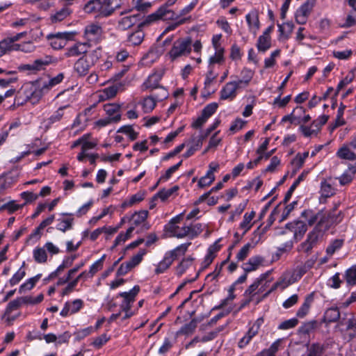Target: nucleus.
I'll return each instance as SVG.
<instances>
[{
    "mask_svg": "<svg viewBox=\"0 0 356 356\" xmlns=\"http://www.w3.org/2000/svg\"><path fill=\"white\" fill-rule=\"evenodd\" d=\"M281 341V339L276 340L272 343L269 348L263 350L261 353L260 356H274L276 352L278 350Z\"/></svg>",
    "mask_w": 356,
    "mask_h": 356,
    "instance_id": "42",
    "label": "nucleus"
},
{
    "mask_svg": "<svg viewBox=\"0 0 356 356\" xmlns=\"http://www.w3.org/2000/svg\"><path fill=\"white\" fill-rule=\"evenodd\" d=\"M270 139L266 138L264 143L259 147V148L257 150V152L259 156L257 159L254 160V162H249L248 164V168H252L254 165H257V163L262 158V154L264 152V151L267 149V147L268 145Z\"/></svg>",
    "mask_w": 356,
    "mask_h": 356,
    "instance_id": "41",
    "label": "nucleus"
},
{
    "mask_svg": "<svg viewBox=\"0 0 356 356\" xmlns=\"http://www.w3.org/2000/svg\"><path fill=\"white\" fill-rule=\"evenodd\" d=\"M321 235V231L316 227L309 234L307 241L300 245L299 251L304 252H309Z\"/></svg>",
    "mask_w": 356,
    "mask_h": 356,
    "instance_id": "17",
    "label": "nucleus"
},
{
    "mask_svg": "<svg viewBox=\"0 0 356 356\" xmlns=\"http://www.w3.org/2000/svg\"><path fill=\"white\" fill-rule=\"evenodd\" d=\"M323 346L318 343H314L311 346L308 356H321L323 354Z\"/></svg>",
    "mask_w": 356,
    "mask_h": 356,
    "instance_id": "64",
    "label": "nucleus"
},
{
    "mask_svg": "<svg viewBox=\"0 0 356 356\" xmlns=\"http://www.w3.org/2000/svg\"><path fill=\"white\" fill-rule=\"evenodd\" d=\"M219 131L216 132L210 138L208 147L204 149V154L209 149L216 148L222 141V138L218 136Z\"/></svg>",
    "mask_w": 356,
    "mask_h": 356,
    "instance_id": "51",
    "label": "nucleus"
},
{
    "mask_svg": "<svg viewBox=\"0 0 356 356\" xmlns=\"http://www.w3.org/2000/svg\"><path fill=\"white\" fill-rule=\"evenodd\" d=\"M102 55L101 47H96L82 56L74 64V70L79 76L87 75L92 67L95 66Z\"/></svg>",
    "mask_w": 356,
    "mask_h": 356,
    "instance_id": "1",
    "label": "nucleus"
},
{
    "mask_svg": "<svg viewBox=\"0 0 356 356\" xmlns=\"http://www.w3.org/2000/svg\"><path fill=\"white\" fill-rule=\"evenodd\" d=\"M163 74L162 70L155 72L151 74L146 81L143 83L142 88L143 90H152L159 87V81Z\"/></svg>",
    "mask_w": 356,
    "mask_h": 356,
    "instance_id": "22",
    "label": "nucleus"
},
{
    "mask_svg": "<svg viewBox=\"0 0 356 356\" xmlns=\"http://www.w3.org/2000/svg\"><path fill=\"white\" fill-rule=\"evenodd\" d=\"M337 154L340 159L356 162V152H353L346 144L343 145L339 149Z\"/></svg>",
    "mask_w": 356,
    "mask_h": 356,
    "instance_id": "29",
    "label": "nucleus"
},
{
    "mask_svg": "<svg viewBox=\"0 0 356 356\" xmlns=\"http://www.w3.org/2000/svg\"><path fill=\"white\" fill-rule=\"evenodd\" d=\"M245 283V273L241 275L229 287L228 290V296L226 298L221 300L218 306H216L215 309H220L226 307L236 297L235 293H241L243 289V284Z\"/></svg>",
    "mask_w": 356,
    "mask_h": 356,
    "instance_id": "7",
    "label": "nucleus"
},
{
    "mask_svg": "<svg viewBox=\"0 0 356 356\" xmlns=\"http://www.w3.org/2000/svg\"><path fill=\"white\" fill-rule=\"evenodd\" d=\"M1 42L3 45L4 44L5 50L7 54L13 51H17V48L19 47L18 43H15L10 38H7Z\"/></svg>",
    "mask_w": 356,
    "mask_h": 356,
    "instance_id": "57",
    "label": "nucleus"
},
{
    "mask_svg": "<svg viewBox=\"0 0 356 356\" xmlns=\"http://www.w3.org/2000/svg\"><path fill=\"white\" fill-rule=\"evenodd\" d=\"M173 15L171 10H167L165 7H161L155 13L145 17V19L139 23L138 26H142L150 24L159 19H167L172 17Z\"/></svg>",
    "mask_w": 356,
    "mask_h": 356,
    "instance_id": "11",
    "label": "nucleus"
},
{
    "mask_svg": "<svg viewBox=\"0 0 356 356\" xmlns=\"http://www.w3.org/2000/svg\"><path fill=\"white\" fill-rule=\"evenodd\" d=\"M307 175V172H302L301 175L298 176V177L296 179V181L293 182V184L290 187L289 191L287 192V194L285 197V200L286 201L291 196V193L294 191L296 188L298 186V184L305 179V177Z\"/></svg>",
    "mask_w": 356,
    "mask_h": 356,
    "instance_id": "54",
    "label": "nucleus"
},
{
    "mask_svg": "<svg viewBox=\"0 0 356 356\" xmlns=\"http://www.w3.org/2000/svg\"><path fill=\"white\" fill-rule=\"evenodd\" d=\"M140 291V286H134L130 291L121 292L118 294L117 298L120 297L122 300L120 305L122 310L131 309L133 303L136 300V297Z\"/></svg>",
    "mask_w": 356,
    "mask_h": 356,
    "instance_id": "9",
    "label": "nucleus"
},
{
    "mask_svg": "<svg viewBox=\"0 0 356 356\" xmlns=\"http://www.w3.org/2000/svg\"><path fill=\"white\" fill-rule=\"evenodd\" d=\"M219 165L217 163H211L209 164V170L207 172L206 175L201 177L198 181V186L204 188L209 186L215 179L214 172L217 170Z\"/></svg>",
    "mask_w": 356,
    "mask_h": 356,
    "instance_id": "23",
    "label": "nucleus"
},
{
    "mask_svg": "<svg viewBox=\"0 0 356 356\" xmlns=\"http://www.w3.org/2000/svg\"><path fill=\"white\" fill-rule=\"evenodd\" d=\"M22 305H23V303L21 297L10 301L6 307V314L9 315L13 311L19 309Z\"/></svg>",
    "mask_w": 356,
    "mask_h": 356,
    "instance_id": "48",
    "label": "nucleus"
},
{
    "mask_svg": "<svg viewBox=\"0 0 356 356\" xmlns=\"http://www.w3.org/2000/svg\"><path fill=\"white\" fill-rule=\"evenodd\" d=\"M43 246L47 254H49L51 257L58 254L60 252L59 248L52 242L48 241Z\"/></svg>",
    "mask_w": 356,
    "mask_h": 356,
    "instance_id": "62",
    "label": "nucleus"
},
{
    "mask_svg": "<svg viewBox=\"0 0 356 356\" xmlns=\"http://www.w3.org/2000/svg\"><path fill=\"white\" fill-rule=\"evenodd\" d=\"M134 228L133 227H129L125 234L120 233L118 234V236L116 237L114 241V246H118V245L121 244L122 243H124L127 239H128L132 232L134 231Z\"/></svg>",
    "mask_w": 356,
    "mask_h": 356,
    "instance_id": "55",
    "label": "nucleus"
},
{
    "mask_svg": "<svg viewBox=\"0 0 356 356\" xmlns=\"http://www.w3.org/2000/svg\"><path fill=\"white\" fill-rule=\"evenodd\" d=\"M315 0H307L296 12V20L298 24H305L314 7Z\"/></svg>",
    "mask_w": 356,
    "mask_h": 356,
    "instance_id": "10",
    "label": "nucleus"
},
{
    "mask_svg": "<svg viewBox=\"0 0 356 356\" xmlns=\"http://www.w3.org/2000/svg\"><path fill=\"white\" fill-rule=\"evenodd\" d=\"M17 51L25 53H31L35 51V47L31 41H27L22 43H18Z\"/></svg>",
    "mask_w": 356,
    "mask_h": 356,
    "instance_id": "60",
    "label": "nucleus"
},
{
    "mask_svg": "<svg viewBox=\"0 0 356 356\" xmlns=\"http://www.w3.org/2000/svg\"><path fill=\"white\" fill-rule=\"evenodd\" d=\"M356 173V162L353 165L348 166V170H346L339 178V183L341 185H346L350 183Z\"/></svg>",
    "mask_w": 356,
    "mask_h": 356,
    "instance_id": "28",
    "label": "nucleus"
},
{
    "mask_svg": "<svg viewBox=\"0 0 356 356\" xmlns=\"http://www.w3.org/2000/svg\"><path fill=\"white\" fill-rule=\"evenodd\" d=\"M343 241L341 239L333 241L327 248L326 252L330 256L332 255L337 250H339L343 245Z\"/></svg>",
    "mask_w": 356,
    "mask_h": 356,
    "instance_id": "50",
    "label": "nucleus"
},
{
    "mask_svg": "<svg viewBox=\"0 0 356 356\" xmlns=\"http://www.w3.org/2000/svg\"><path fill=\"white\" fill-rule=\"evenodd\" d=\"M23 305H36L42 301L44 298L43 294L40 293L36 297L31 296L21 297Z\"/></svg>",
    "mask_w": 356,
    "mask_h": 356,
    "instance_id": "46",
    "label": "nucleus"
},
{
    "mask_svg": "<svg viewBox=\"0 0 356 356\" xmlns=\"http://www.w3.org/2000/svg\"><path fill=\"white\" fill-rule=\"evenodd\" d=\"M340 317V312L337 307L327 309L323 316L322 321L325 323L336 322Z\"/></svg>",
    "mask_w": 356,
    "mask_h": 356,
    "instance_id": "30",
    "label": "nucleus"
},
{
    "mask_svg": "<svg viewBox=\"0 0 356 356\" xmlns=\"http://www.w3.org/2000/svg\"><path fill=\"white\" fill-rule=\"evenodd\" d=\"M90 47V44L88 42H76L73 45L65 49L64 56L66 58L78 57L82 54H88V49Z\"/></svg>",
    "mask_w": 356,
    "mask_h": 356,
    "instance_id": "16",
    "label": "nucleus"
},
{
    "mask_svg": "<svg viewBox=\"0 0 356 356\" xmlns=\"http://www.w3.org/2000/svg\"><path fill=\"white\" fill-rule=\"evenodd\" d=\"M24 265V263L23 264L22 266L19 268V270L10 279L9 283L10 286H13L17 284L24 277L26 273L23 269Z\"/></svg>",
    "mask_w": 356,
    "mask_h": 356,
    "instance_id": "43",
    "label": "nucleus"
},
{
    "mask_svg": "<svg viewBox=\"0 0 356 356\" xmlns=\"http://www.w3.org/2000/svg\"><path fill=\"white\" fill-rule=\"evenodd\" d=\"M190 243H182L175 248L167 251L164 256L156 265L154 269V273L156 275L165 273L172 264L173 261L184 255L188 250Z\"/></svg>",
    "mask_w": 356,
    "mask_h": 356,
    "instance_id": "2",
    "label": "nucleus"
},
{
    "mask_svg": "<svg viewBox=\"0 0 356 356\" xmlns=\"http://www.w3.org/2000/svg\"><path fill=\"white\" fill-rule=\"evenodd\" d=\"M279 32L280 37L284 39L289 38L293 29V24L292 23L286 22L282 24H278Z\"/></svg>",
    "mask_w": 356,
    "mask_h": 356,
    "instance_id": "40",
    "label": "nucleus"
},
{
    "mask_svg": "<svg viewBox=\"0 0 356 356\" xmlns=\"http://www.w3.org/2000/svg\"><path fill=\"white\" fill-rule=\"evenodd\" d=\"M74 35L75 33L72 32H58L47 35V39L53 49H60L66 45L67 41L72 40Z\"/></svg>",
    "mask_w": 356,
    "mask_h": 356,
    "instance_id": "6",
    "label": "nucleus"
},
{
    "mask_svg": "<svg viewBox=\"0 0 356 356\" xmlns=\"http://www.w3.org/2000/svg\"><path fill=\"white\" fill-rule=\"evenodd\" d=\"M104 111L106 117L109 118L113 122H118L120 120V106L117 104H106L104 105Z\"/></svg>",
    "mask_w": 356,
    "mask_h": 356,
    "instance_id": "21",
    "label": "nucleus"
},
{
    "mask_svg": "<svg viewBox=\"0 0 356 356\" xmlns=\"http://www.w3.org/2000/svg\"><path fill=\"white\" fill-rule=\"evenodd\" d=\"M196 327L197 322L195 320H192L188 323L182 326L179 332L183 334H190L193 332Z\"/></svg>",
    "mask_w": 356,
    "mask_h": 356,
    "instance_id": "56",
    "label": "nucleus"
},
{
    "mask_svg": "<svg viewBox=\"0 0 356 356\" xmlns=\"http://www.w3.org/2000/svg\"><path fill=\"white\" fill-rule=\"evenodd\" d=\"M143 16L140 13L133 14L122 17L118 23V26L122 30L129 29L135 24L139 22Z\"/></svg>",
    "mask_w": 356,
    "mask_h": 356,
    "instance_id": "25",
    "label": "nucleus"
},
{
    "mask_svg": "<svg viewBox=\"0 0 356 356\" xmlns=\"http://www.w3.org/2000/svg\"><path fill=\"white\" fill-rule=\"evenodd\" d=\"M321 193L323 197H328L334 193V191L332 185L325 180L321 184Z\"/></svg>",
    "mask_w": 356,
    "mask_h": 356,
    "instance_id": "44",
    "label": "nucleus"
},
{
    "mask_svg": "<svg viewBox=\"0 0 356 356\" xmlns=\"http://www.w3.org/2000/svg\"><path fill=\"white\" fill-rule=\"evenodd\" d=\"M257 47L259 51L265 52L270 47V37L260 35L257 40Z\"/></svg>",
    "mask_w": 356,
    "mask_h": 356,
    "instance_id": "39",
    "label": "nucleus"
},
{
    "mask_svg": "<svg viewBox=\"0 0 356 356\" xmlns=\"http://www.w3.org/2000/svg\"><path fill=\"white\" fill-rule=\"evenodd\" d=\"M307 229L306 224H284L275 228V234H286L296 240L300 239Z\"/></svg>",
    "mask_w": 356,
    "mask_h": 356,
    "instance_id": "4",
    "label": "nucleus"
},
{
    "mask_svg": "<svg viewBox=\"0 0 356 356\" xmlns=\"http://www.w3.org/2000/svg\"><path fill=\"white\" fill-rule=\"evenodd\" d=\"M191 51V40L190 38L179 39L176 40L172 49L168 52V56L172 60L179 57L187 56Z\"/></svg>",
    "mask_w": 356,
    "mask_h": 356,
    "instance_id": "5",
    "label": "nucleus"
},
{
    "mask_svg": "<svg viewBox=\"0 0 356 356\" xmlns=\"http://www.w3.org/2000/svg\"><path fill=\"white\" fill-rule=\"evenodd\" d=\"M298 130L306 138L316 137L320 132L319 127L313 122L310 125H300Z\"/></svg>",
    "mask_w": 356,
    "mask_h": 356,
    "instance_id": "27",
    "label": "nucleus"
},
{
    "mask_svg": "<svg viewBox=\"0 0 356 356\" xmlns=\"http://www.w3.org/2000/svg\"><path fill=\"white\" fill-rule=\"evenodd\" d=\"M148 212L147 211H141L135 213L131 216V222H144L147 218Z\"/></svg>",
    "mask_w": 356,
    "mask_h": 356,
    "instance_id": "59",
    "label": "nucleus"
},
{
    "mask_svg": "<svg viewBox=\"0 0 356 356\" xmlns=\"http://www.w3.org/2000/svg\"><path fill=\"white\" fill-rule=\"evenodd\" d=\"M246 22L248 24L250 31L255 35L260 26L258 11L256 10L250 11L246 15Z\"/></svg>",
    "mask_w": 356,
    "mask_h": 356,
    "instance_id": "24",
    "label": "nucleus"
},
{
    "mask_svg": "<svg viewBox=\"0 0 356 356\" xmlns=\"http://www.w3.org/2000/svg\"><path fill=\"white\" fill-rule=\"evenodd\" d=\"M193 259L191 257L184 258L177 266L175 268V273L178 276L183 275L186 270L192 265Z\"/></svg>",
    "mask_w": 356,
    "mask_h": 356,
    "instance_id": "37",
    "label": "nucleus"
},
{
    "mask_svg": "<svg viewBox=\"0 0 356 356\" xmlns=\"http://www.w3.org/2000/svg\"><path fill=\"white\" fill-rule=\"evenodd\" d=\"M298 323L296 318L283 321L278 325L280 330H288L294 327Z\"/></svg>",
    "mask_w": 356,
    "mask_h": 356,
    "instance_id": "63",
    "label": "nucleus"
},
{
    "mask_svg": "<svg viewBox=\"0 0 356 356\" xmlns=\"http://www.w3.org/2000/svg\"><path fill=\"white\" fill-rule=\"evenodd\" d=\"M72 13L71 9L65 6L60 10H58L54 15L51 17L53 22H61L67 18Z\"/></svg>",
    "mask_w": 356,
    "mask_h": 356,
    "instance_id": "36",
    "label": "nucleus"
},
{
    "mask_svg": "<svg viewBox=\"0 0 356 356\" xmlns=\"http://www.w3.org/2000/svg\"><path fill=\"white\" fill-rule=\"evenodd\" d=\"M33 257L35 262L44 264L47 261L48 254L44 246L36 247L33 250Z\"/></svg>",
    "mask_w": 356,
    "mask_h": 356,
    "instance_id": "31",
    "label": "nucleus"
},
{
    "mask_svg": "<svg viewBox=\"0 0 356 356\" xmlns=\"http://www.w3.org/2000/svg\"><path fill=\"white\" fill-rule=\"evenodd\" d=\"M314 293H311L305 297L304 302L297 311L296 316L298 318H304L309 313L311 305L314 301Z\"/></svg>",
    "mask_w": 356,
    "mask_h": 356,
    "instance_id": "26",
    "label": "nucleus"
},
{
    "mask_svg": "<svg viewBox=\"0 0 356 356\" xmlns=\"http://www.w3.org/2000/svg\"><path fill=\"white\" fill-rule=\"evenodd\" d=\"M264 258L260 256L251 257L248 263H246V273L257 270L260 266H263Z\"/></svg>",
    "mask_w": 356,
    "mask_h": 356,
    "instance_id": "32",
    "label": "nucleus"
},
{
    "mask_svg": "<svg viewBox=\"0 0 356 356\" xmlns=\"http://www.w3.org/2000/svg\"><path fill=\"white\" fill-rule=\"evenodd\" d=\"M100 0H90L84 6V10L87 13L99 16Z\"/></svg>",
    "mask_w": 356,
    "mask_h": 356,
    "instance_id": "34",
    "label": "nucleus"
},
{
    "mask_svg": "<svg viewBox=\"0 0 356 356\" xmlns=\"http://www.w3.org/2000/svg\"><path fill=\"white\" fill-rule=\"evenodd\" d=\"M53 62V58L50 56H45L44 57L36 59L32 63L22 65L19 69L24 71H30L35 72L43 69L45 66L49 65Z\"/></svg>",
    "mask_w": 356,
    "mask_h": 356,
    "instance_id": "14",
    "label": "nucleus"
},
{
    "mask_svg": "<svg viewBox=\"0 0 356 356\" xmlns=\"http://www.w3.org/2000/svg\"><path fill=\"white\" fill-rule=\"evenodd\" d=\"M19 92L24 97V101H29L33 104H36L42 97L41 91L33 84L24 86Z\"/></svg>",
    "mask_w": 356,
    "mask_h": 356,
    "instance_id": "15",
    "label": "nucleus"
},
{
    "mask_svg": "<svg viewBox=\"0 0 356 356\" xmlns=\"http://www.w3.org/2000/svg\"><path fill=\"white\" fill-rule=\"evenodd\" d=\"M15 181V180L9 174L0 175V195L3 194L6 190L10 188Z\"/></svg>",
    "mask_w": 356,
    "mask_h": 356,
    "instance_id": "35",
    "label": "nucleus"
},
{
    "mask_svg": "<svg viewBox=\"0 0 356 356\" xmlns=\"http://www.w3.org/2000/svg\"><path fill=\"white\" fill-rule=\"evenodd\" d=\"M356 24V12H350L346 16L344 22L341 25L342 28H349Z\"/></svg>",
    "mask_w": 356,
    "mask_h": 356,
    "instance_id": "58",
    "label": "nucleus"
},
{
    "mask_svg": "<svg viewBox=\"0 0 356 356\" xmlns=\"http://www.w3.org/2000/svg\"><path fill=\"white\" fill-rule=\"evenodd\" d=\"M164 231L165 235L169 237H193L196 235V232L192 224H165Z\"/></svg>",
    "mask_w": 356,
    "mask_h": 356,
    "instance_id": "3",
    "label": "nucleus"
},
{
    "mask_svg": "<svg viewBox=\"0 0 356 356\" xmlns=\"http://www.w3.org/2000/svg\"><path fill=\"white\" fill-rule=\"evenodd\" d=\"M99 17H108L124 5V0H100Z\"/></svg>",
    "mask_w": 356,
    "mask_h": 356,
    "instance_id": "12",
    "label": "nucleus"
},
{
    "mask_svg": "<svg viewBox=\"0 0 356 356\" xmlns=\"http://www.w3.org/2000/svg\"><path fill=\"white\" fill-rule=\"evenodd\" d=\"M179 189L177 186H175L169 189H163L157 193L156 197H159L162 201L166 200L170 197L175 192Z\"/></svg>",
    "mask_w": 356,
    "mask_h": 356,
    "instance_id": "49",
    "label": "nucleus"
},
{
    "mask_svg": "<svg viewBox=\"0 0 356 356\" xmlns=\"http://www.w3.org/2000/svg\"><path fill=\"white\" fill-rule=\"evenodd\" d=\"M83 302L81 299H76L73 301H67L60 311V316L66 317L70 314L78 312L83 307Z\"/></svg>",
    "mask_w": 356,
    "mask_h": 356,
    "instance_id": "19",
    "label": "nucleus"
},
{
    "mask_svg": "<svg viewBox=\"0 0 356 356\" xmlns=\"http://www.w3.org/2000/svg\"><path fill=\"white\" fill-rule=\"evenodd\" d=\"M146 254L145 249L140 250L136 254L134 255L129 261L127 262L131 264V267L133 268L138 265L143 260V256Z\"/></svg>",
    "mask_w": 356,
    "mask_h": 356,
    "instance_id": "53",
    "label": "nucleus"
},
{
    "mask_svg": "<svg viewBox=\"0 0 356 356\" xmlns=\"http://www.w3.org/2000/svg\"><path fill=\"white\" fill-rule=\"evenodd\" d=\"M345 108L346 106L341 104L337 111V115L334 126V128L345 124L346 122L343 118Z\"/></svg>",
    "mask_w": 356,
    "mask_h": 356,
    "instance_id": "52",
    "label": "nucleus"
},
{
    "mask_svg": "<svg viewBox=\"0 0 356 356\" xmlns=\"http://www.w3.org/2000/svg\"><path fill=\"white\" fill-rule=\"evenodd\" d=\"M167 96V91L163 88H161V95H154L144 97V99L141 102L142 108L144 112H151L154 108L156 104V102L166 98Z\"/></svg>",
    "mask_w": 356,
    "mask_h": 356,
    "instance_id": "13",
    "label": "nucleus"
},
{
    "mask_svg": "<svg viewBox=\"0 0 356 356\" xmlns=\"http://www.w3.org/2000/svg\"><path fill=\"white\" fill-rule=\"evenodd\" d=\"M41 274H38L35 276L28 279L24 283L20 285L19 288V293H23L27 291H30L31 289H32L35 285V284L41 278Z\"/></svg>",
    "mask_w": 356,
    "mask_h": 356,
    "instance_id": "33",
    "label": "nucleus"
},
{
    "mask_svg": "<svg viewBox=\"0 0 356 356\" xmlns=\"http://www.w3.org/2000/svg\"><path fill=\"white\" fill-rule=\"evenodd\" d=\"M118 92V87L113 86L104 88L102 92L99 95V101L111 99L116 95Z\"/></svg>",
    "mask_w": 356,
    "mask_h": 356,
    "instance_id": "38",
    "label": "nucleus"
},
{
    "mask_svg": "<svg viewBox=\"0 0 356 356\" xmlns=\"http://www.w3.org/2000/svg\"><path fill=\"white\" fill-rule=\"evenodd\" d=\"M241 83V80L227 83L220 91V99H228L234 98L236 95V90Z\"/></svg>",
    "mask_w": 356,
    "mask_h": 356,
    "instance_id": "20",
    "label": "nucleus"
},
{
    "mask_svg": "<svg viewBox=\"0 0 356 356\" xmlns=\"http://www.w3.org/2000/svg\"><path fill=\"white\" fill-rule=\"evenodd\" d=\"M218 106V104L215 102L209 104L204 108L202 113L209 119L216 111Z\"/></svg>",
    "mask_w": 356,
    "mask_h": 356,
    "instance_id": "61",
    "label": "nucleus"
},
{
    "mask_svg": "<svg viewBox=\"0 0 356 356\" xmlns=\"http://www.w3.org/2000/svg\"><path fill=\"white\" fill-rule=\"evenodd\" d=\"M143 38L144 33L141 31H138L129 35L128 40L132 45L136 46L140 44Z\"/></svg>",
    "mask_w": 356,
    "mask_h": 356,
    "instance_id": "45",
    "label": "nucleus"
},
{
    "mask_svg": "<svg viewBox=\"0 0 356 356\" xmlns=\"http://www.w3.org/2000/svg\"><path fill=\"white\" fill-rule=\"evenodd\" d=\"M346 280L348 285L356 284V266H353L346 270Z\"/></svg>",
    "mask_w": 356,
    "mask_h": 356,
    "instance_id": "47",
    "label": "nucleus"
},
{
    "mask_svg": "<svg viewBox=\"0 0 356 356\" xmlns=\"http://www.w3.org/2000/svg\"><path fill=\"white\" fill-rule=\"evenodd\" d=\"M103 35L102 27L95 23L87 25L84 29L83 38L86 40L85 42H99Z\"/></svg>",
    "mask_w": 356,
    "mask_h": 356,
    "instance_id": "8",
    "label": "nucleus"
},
{
    "mask_svg": "<svg viewBox=\"0 0 356 356\" xmlns=\"http://www.w3.org/2000/svg\"><path fill=\"white\" fill-rule=\"evenodd\" d=\"M67 108V106L59 107L54 111L48 118L45 119L42 124L45 129H49L53 124L60 122L65 118V110Z\"/></svg>",
    "mask_w": 356,
    "mask_h": 356,
    "instance_id": "18",
    "label": "nucleus"
}]
</instances>
